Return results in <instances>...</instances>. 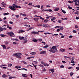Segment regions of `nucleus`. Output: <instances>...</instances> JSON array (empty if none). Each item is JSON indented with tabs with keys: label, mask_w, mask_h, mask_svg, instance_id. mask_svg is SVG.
<instances>
[{
	"label": "nucleus",
	"mask_w": 79,
	"mask_h": 79,
	"mask_svg": "<svg viewBox=\"0 0 79 79\" xmlns=\"http://www.w3.org/2000/svg\"><path fill=\"white\" fill-rule=\"evenodd\" d=\"M2 46L4 49H6V46L4 45H2Z\"/></svg>",
	"instance_id": "23"
},
{
	"label": "nucleus",
	"mask_w": 79,
	"mask_h": 79,
	"mask_svg": "<svg viewBox=\"0 0 79 79\" xmlns=\"http://www.w3.org/2000/svg\"><path fill=\"white\" fill-rule=\"evenodd\" d=\"M71 68H73V67H69L68 68V69H71Z\"/></svg>",
	"instance_id": "45"
},
{
	"label": "nucleus",
	"mask_w": 79,
	"mask_h": 79,
	"mask_svg": "<svg viewBox=\"0 0 79 79\" xmlns=\"http://www.w3.org/2000/svg\"><path fill=\"white\" fill-rule=\"evenodd\" d=\"M42 44H44V45H45V42L42 41Z\"/></svg>",
	"instance_id": "58"
},
{
	"label": "nucleus",
	"mask_w": 79,
	"mask_h": 79,
	"mask_svg": "<svg viewBox=\"0 0 79 79\" xmlns=\"http://www.w3.org/2000/svg\"><path fill=\"white\" fill-rule=\"evenodd\" d=\"M60 68H64V65H61L60 66Z\"/></svg>",
	"instance_id": "36"
},
{
	"label": "nucleus",
	"mask_w": 79,
	"mask_h": 79,
	"mask_svg": "<svg viewBox=\"0 0 79 79\" xmlns=\"http://www.w3.org/2000/svg\"><path fill=\"white\" fill-rule=\"evenodd\" d=\"M2 77H4V78H5V77H6V75L4 74L2 75Z\"/></svg>",
	"instance_id": "18"
},
{
	"label": "nucleus",
	"mask_w": 79,
	"mask_h": 79,
	"mask_svg": "<svg viewBox=\"0 0 79 79\" xmlns=\"http://www.w3.org/2000/svg\"><path fill=\"white\" fill-rule=\"evenodd\" d=\"M52 34V33H48V32L44 33V34H45V35H46V34Z\"/></svg>",
	"instance_id": "26"
},
{
	"label": "nucleus",
	"mask_w": 79,
	"mask_h": 79,
	"mask_svg": "<svg viewBox=\"0 0 79 79\" xmlns=\"http://www.w3.org/2000/svg\"><path fill=\"white\" fill-rule=\"evenodd\" d=\"M60 30H63V27H60Z\"/></svg>",
	"instance_id": "55"
},
{
	"label": "nucleus",
	"mask_w": 79,
	"mask_h": 79,
	"mask_svg": "<svg viewBox=\"0 0 79 79\" xmlns=\"http://www.w3.org/2000/svg\"><path fill=\"white\" fill-rule=\"evenodd\" d=\"M58 23H61V20H59L58 21Z\"/></svg>",
	"instance_id": "54"
},
{
	"label": "nucleus",
	"mask_w": 79,
	"mask_h": 79,
	"mask_svg": "<svg viewBox=\"0 0 79 79\" xmlns=\"http://www.w3.org/2000/svg\"><path fill=\"white\" fill-rule=\"evenodd\" d=\"M54 71H55L54 69H51V72L52 73H53V72H54Z\"/></svg>",
	"instance_id": "32"
},
{
	"label": "nucleus",
	"mask_w": 79,
	"mask_h": 79,
	"mask_svg": "<svg viewBox=\"0 0 79 79\" xmlns=\"http://www.w3.org/2000/svg\"><path fill=\"white\" fill-rule=\"evenodd\" d=\"M61 11H62V12H63V13H64V14H65V13H66V11H65L64 10H63L62 9H61Z\"/></svg>",
	"instance_id": "20"
},
{
	"label": "nucleus",
	"mask_w": 79,
	"mask_h": 79,
	"mask_svg": "<svg viewBox=\"0 0 79 79\" xmlns=\"http://www.w3.org/2000/svg\"><path fill=\"white\" fill-rule=\"evenodd\" d=\"M46 54V51H42L41 52H40V54Z\"/></svg>",
	"instance_id": "7"
},
{
	"label": "nucleus",
	"mask_w": 79,
	"mask_h": 79,
	"mask_svg": "<svg viewBox=\"0 0 79 79\" xmlns=\"http://www.w3.org/2000/svg\"><path fill=\"white\" fill-rule=\"evenodd\" d=\"M1 37H5L6 35H4V34H1Z\"/></svg>",
	"instance_id": "30"
},
{
	"label": "nucleus",
	"mask_w": 79,
	"mask_h": 79,
	"mask_svg": "<svg viewBox=\"0 0 79 79\" xmlns=\"http://www.w3.org/2000/svg\"><path fill=\"white\" fill-rule=\"evenodd\" d=\"M48 19H46L44 20V23H48Z\"/></svg>",
	"instance_id": "21"
},
{
	"label": "nucleus",
	"mask_w": 79,
	"mask_h": 79,
	"mask_svg": "<svg viewBox=\"0 0 79 79\" xmlns=\"http://www.w3.org/2000/svg\"><path fill=\"white\" fill-rule=\"evenodd\" d=\"M73 33H76L77 32V31H76V30H73Z\"/></svg>",
	"instance_id": "48"
},
{
	"label": "nucleus",
	"mask_w": 79,
	"mask_h": 79,
	"mask_svg": "<svg viewBox=\"0 0 79 79\" xmlns=\"http://www.w3.org/2000/svg\"><path fill=\"white\" fill-rule=\"evenodd\" d=\"M22 63H24V64H27V63L24 61H22Z\"/></svg>",
	"instance_id": "46"
},
{
	"label": "nucleus",
	"mask_w": 79,
	"mask_h": 79,
	"mask_svg": "<svg viewBox=\"0 0 79 79\" xmlns=\"http://www.w3.org/2000/svg\"><path fill=\"white\" fill-rule=\"evenodd\" d=\"M73 37V36L72 35H70L69 36V38H70V39H71V38H72Z\"/></svg>",
	"instance_id": "63"
},
{
	"label": "nucleus",
	"mask_w": 79,
	"mask_h": 79,
	"mask_svg": "<svg viewBox=\"0 0 79 79\" xmlns=\"http://www.w3.org/2000/svg\"><path fill=\"white\" fill-rule=\"evenodd\" d=\"M21 7L19 6H18L16 4H13L12 6H9V8H10L12 11H15L16 10V8H21Z\"/></svg>",
	"instance_id": "1"
},
{
	"label": "nucleus",
	"mask_w": 79,
	"mask_h": 79,
	"mask_svg": "<svg viewBox=\"0 0 79 79\" xmlns=\"http://www.w3.org/2000/svg\"><path fill=\"white\" fill-rule=\"evenodd\" d=\"M31 34H34V35H35V34H39V33L37 32L32 31L31 32Z\"/></svg>",
	"instance_id": "5"
},
{
	"label": "nucleus",
	"mask_w": 79,
	"mask_h": 79,
	"mask_svg": "<svg viewBox=\"0 0 79 79\" xmlns=\"http://www.w3.org/2000/svg\"><path fill=\"white\" fill-rule=\"evenodd\" d=\"M32 41L34 42H38V40L35 39H33L32 40Z\"/></svg>",
	"instance_id": "8"
},
{
	"label": "nucleus",
	"mask_w": 79,
	"mask_h": 79,
	"mask_svg": "<svg viewBox=\"0 0 79 79\" xmlns=\"http://www.w3.org/2000/svg\"><path fill=\"white\" fill-rule=\"evenodd\" d=\"M47 10L48 11H49V12H52V11H53L51 9Z\"/></svg>",
	"instance_id": "34"
},
{
	"label": "nucleus",
	"mask_w": 79,
	"mask_h": 79,
	"mask_svg": "<svg viewBox=\"0 0 79 79\" xmlns=\"http://www.w3.org/2000/svg\"><path fill=\"white\" fill-rule=\"evenodd\" d=\"M42 71H47V70L46 69H45V68L44 67L42 68Z\"/></svg>",
	"instance_id": "31"
},
{
	"label": "nucleus",
	"mask_w": 79,
	"mask_h": 79,
	"mask_svg": "<svg viewBox=\"0 0 79 79\" xmlns=\"http://www.w3.org/2000/svg\"><path fill=\"white\" fill-rule=\"evenodd\" d=\"M76 69L77 70V71H78V70H79V67H76Z\"/></svg>",
	"instance_id": "39"
},
{
	"label": "nucleus",
	"mask_w": 79,
	"mask_h": 79,
	"mask_svg": "<svg viewBox=\"0 0 79 79\" xmlns=\"http://www.w3.org/2000/svg\"><path fill=\"white\" fill-rule=\"evenodd\" d=\"M55 50L56 51V52H57V53L58 52V51L56 48L55 49Z\"/></svg>",
	"instance_id": "51"
},
{
	"label": "nucleus",
	"mask_w": 79,
	"mask_h": 79,
	"mask_svg": "<svg viewBox=\"0 0 79 79\" xmlns=\"http://www.w3.org/2000/svg\"><path fill=\"white\" fill-rule=\"evenodd\" d=\"M24 37H21V36H19V39H20V40H23V39H24Z\"/></svg>",
	"instance_id": "14"
},
{
	"label": "nucleus",
	"mask_w": 79,
	"mask_h": 79,
	"mask_svg": "<svg viewBox=\"0 0 79 79\" xmlns=\"http://www.w3.org/2000/svg\"><path fill=\"white\" fill-rule=\"evenodd\" d=\"M3 28L2 27H0V31H3Z\"/></svg>",
	"instance_id": "28"
},
{
	"label": "nucleus",
	"mask_w": 79,
	"mask_h": 79,
	"mask_svg": "<svg viewBox=\"0 0 79 79\" xmlns=\"http://www.w3.org/2000/svg\"><path fill=\"white\" fill-rule=\"evenodd\" d=\"M7 34L9 35H10L11 37L14 35V33H13V32L12 31H11L10 32H8L7 33Z\"/></svg>",
	"instance_id": "3"
},
{
	"label": "nucleus",
	"mask_w": 79,
	"mask_h": 79,
	"mask_svg": "<svg viewBox=\"0 0 79 79\" xmlns=\"http://www.w3.org/2000/svg\"><path fill=\"white\" fill-rule=\"evenodd\" d=\"M38 19H39V18H37V19H34V20H35V21H36V22L37 21H38Z\"/></svg>",
	"instance_id": "22"
},
{
	"label": "nucleus",
	"mask_w": 79,
	"mask_h": 79,
	"mask_svg": "<svg viewBox=\"0 0 79 79\" xmlns=\"http://www.w3.org/2000/svg\"><path fill=\"white\" fill-rule=\"evenodd\" d=\"M60 50L61 52H65V51H66V49L61 48V49H60Z\"/></svg>",
	"instance_id": "15"
},
{
	"label": "nucleus",
	"mask_w": 79,
	"mask_h": 79,
	"mask_svg": "<svg viewBox=\"0 0 79 79\" xmlns=\"http://www.w3.org/2000/svg\"><path fill=\"white\" fill-rule=\"evenodd\" d=\"M78 27H78V26L77 25H76L75 27V29H77V28H78Z\"/></svg>",
	"instance_id": "47"
},
{
	"label": "nucleus",
	"mask_w": 79,
	"mask_h": 79,
	"mask_svg": "<svg viewBox=\"0 0 79 79\" xmlns=\"http://www.w3.org/2000/svg\"><path fill=\"white\" fill-rule=\"evenodd\" d=\"M9 44V43L8 42V41H6L5 42V44H6V45H7V44Z\"/></svg>",
	"instance_id": "24"
},
{
	"label": "nucleus",
	"mask_w": 79,
	"mask_h": 79,
	"mask_svg": "<svg viewBox=\"0 0 79 79\" xmlns=\"http://www.w3.org/2000/svg\"><path fill=\"white\" fill-rule=\"evenodd\" d=\"M15 16L17 18H18L19 17V15H15Z\"/></svg>",
	"instance_id": "43"
},
{
	"label": "nucleus",
	"mask_w": 79,
	"mask_h": 79,
	"mask_svg": "<svg viewBox=\"0 0 79 79\" xmlns=\"http://www.w3.org/2000/svg\"><path fill=\"white\" fill-rule=\"evenodd\" d=\"M43 27H49V25L47 24H43Z\"/></svg>",
	"instance_id": "6"
},
{
	"label": "nucleus",
	"mask_w": 79,
	"mask_h": 79,
	"mask_svg": "<svg viewBox=\"0 0 79 79\" xmlns=\"http://www.w3.org/2000/svg\"><path fill=\"white\" fill-rule=\"evenodd\" d=\"M44 66H49V64L47 63L46 64V63H44Z\"/></svg>",
	"instance_id": "16"
},
{
	"label": "nucleus",
	"mask_w": 79,
	"mask_h": 79,
	"mask_svg": "<svg viewBox=\"0 0 79 79\" xmlns=\"http://www.w3.org/2000/svg\"><path fill=\"white\" fill-rule=\"evenodd\" d=\"M31 55H35L36 54V53L35 52H32L31 53H30Z\"/></svg>",
	"instance_id": "12"
},
{
	"label": "nucleus",
	"mask_w": 79,
	"mask_h": 79,
	"mask_svg": "<svg viewBox=\"0 0 79 79\" xmlns=\"http://www.w3.org/2000/svg\"><path fill=\"white\" fill-rule=\"evenodd\" d=\"M70 74L71 76H73L74 74L72 72H71L70 73Z\"/></svg>",
	"instance_id": "38"
},
{
	"label": "nucleus",
	"mask_w": 79,
	"mask_h": 79,
	"mask_svg": "<svg viewBox=\"0 0 79 79\" xmlns=\"http://www.w3.org/2000/svg\"><path fill=\"white\" fill-rule=\"evenodd\" d=\"M22 76H23V77H27V76H26V74H22Z\"/></svg>",
	"instance_id": "13"
},
{
	"label": "nucleus",
	"mask_w": 79,
	"mask_h": 79,
	"mask_svg": "<svg viewBox=\"0 0 79 79\" xmlns=\"http://www.w3.org/2000/svg\"><path fill=\"white\" fill-rule=\"evenodd\" d=\"M12 65H13V64H8V66L9 67H11V66H12Z\"/></svg>",
	"instance_id": "44"
},
{
	"label": "nucleus",
	"mask_w": 79,
	"mask_h": 79,
	"mask_svg": "<svg viewBox=\"0 0 79 79\" xmlns=\"http://www.w3.org/2000/svg\"><path fill=\"white\" fill-rule=\"evenodd\" d=\"M39 66H41V67H44V66H43V65H42V64H40L39 65Z\"/></svg>",
	"instance_id": "61"
},
{
	"label": "nucleus",
	"mask_w": 79,
	"mask_h": 79,
	"mask_svg": "<svg viewBox=\"0 0 79 79\" xmlns=\"http://www.w3.org/2000/svg\"><path fill=\"white\" fill-rule=\"evenodd\" d=\"M38 40H39V41H40L41 42H42V39H40Z\"/></svg>",
	"instance_id": "52"
},
{
	"label": "nucleus",
	"mask_w": 79,
	"mask_h": 79,
	"mask_svg": "<svg viewBox=\"0 0 79 79\" xmlns=\"http://www.w3.org/2000/svg\"><path fill=\"white\" fill-rule=\"evenodd\" d=\"M62 62L63 63H64V64H65V63H66V61H62Z\"/></svg>",
	"instance_id": "59"
},
{
	"label": "nucleus",
	"mask_w": 79,
	"mask_h": 79,
	"mask_svg": "<svg viewBox=\"0 0 79 79\" xmlns=\"http://www.w3.org/2000/svg\"><path fill=\"white\" fill-rule=\"evenodd\" d=\"M60 31V29H57V32H59V31Z\"/></svg>",
	"instance_id": "62"
},
{
	"label": "nucleus",
	"mask_w": 79,
	"mask_h": 79,
	"mask_svg": "<svg viewBox=\"0 0 79 79\" xmlns=\"http://www.w3.org/2000/svg\"><path fill=\"white\" fill-rule=\"evenodd\" d=\"M25 32V31H23L22 30H19V32H18V34H20L21 33H22V32Z\"/></svg>",
	"instance_id": "9"
},
{
	"label": "nucleus",
	"mask_w": 79,
	"mask_h": 79,
	"mask_svg": "<svg viewBox=\"0 0 79 79\" xmlns=\"http://www.w3.org/2000/svg\"><path fill=\"white\" fill-rule=\"evenodd\" d=\"M54 10L56 11H58L59 10V8H57L55 9H54Z\"/></svg>",
	"instance_id": "19"
},
{
	"label": "nucleus",
	"mask_w": 79,
	"mask_h": 79,
	"mask_svg": "<svg viewBox=\"0 0 79 79\" xmlns=\"http://www.w3.org/2000/svg\"><path fill=\"white\" fill-rule=\"evenodd\" d=\"M40 19H42V20H44V19H44V18H42L40 16Z\"/></svg>",
	"instance_id": "41"
},
{
	"label": "nucleus",
	"mask_w": 79,
	"mask_h": 79,
	"mask_svg": "<svg viewBox=\"0 0 79 79\" xmlns=\"http://www.w3.org/2000/svg\"><path fill=\"white\" fill-rule=\"evenodd\" d=\"M17 56L16 57L18 58H21V56L22 55V54L20 53H16Z\"/></svg>",
	"instance_id": "2"
},
{
	"label": "nucleus",
	"mask_w": 79,
	"mask_h": 79,
	"mask_svg": "<svg viewBox=\"0 0 79 79\" xmlns=\"http://www.w3.org/2000/svg\"><path fill=\"white\" fill-rule=\"evenodd\" d=\"M1 4H2V5H3L4 7H5V6L6 5V4H5V3H4V2H2V3H1Z\"/></svg>",
	"instance_id": "11"
},
{
	"label": "nucleus",
	"mask_w": 79,
	"mask_h": 79,
	"mask_svg": "<svg viewBox=\"0 0 79 79\" xmlns=\"http://www.w3.org/2000/svg\"><path fill=\"white\" fill-rule=\"evenodd\" d=\"M28 5H32V3L31 2H29V4H28Z\"/></svg>",
	"instance_id": "49"
},
{
	"label": "nucleus",
	"mask_w": 79,
	"mask_h": 79,
	"mask_svg": "<svg viewBox=\"0 0 79 79\" xmlns=\"http://www.w3.org/2000/svg\"><path fill=\"white\" fill-rule=\"evenodd\" d=\"M31 29H32V27H31L29 28V29H28V31H30V30H31Z\"/></svg>",
	"instance_id": "42"
},
{
	"label": "nucleus",
	"mask_w": 79,
	"mask_h": 79,
	"mask_svg": "<svg viewBox=\"0 0 79 79\" xmlns=\"http://www.w3.org/2000/svg\"><path fill=\"white\" fill-rule=\"evenodd\" d=\"M20 15H21L22 16H26V15L25 14H23L22 13H20Z\"/></svg>",
	"instance_id": "17"
},
{
	"label": "nucleus",
	"mask_w": 79,
	"mask_h": 79,
	"mask_svg": "<svg viewBox=\"0 0 79 79\" xmlns=\"http://www.w3.org/2000/svg\"><path fill=\"white\" fill-rule=\"evenodd\" d=\"M75 14H77V15H79V13H78V11H77L75 13Z\"/></svg>",
	"instance_id": "53"
},
{
	"label": "nucleus",
	"mask_w": 79,
	"mask_h": 79,
	"mask_svg": "<svg viewBox=\"0 0 79 79\" xmlns=\"http://www.w3.org/2000/svg\"><path fill=\"white\" fill-rule=\"evenodd\" d=\"M78 1L79 0H74V2H75V3H77Z\"/></svg>",
	"instance_id": "29"
},
{
	"label": "nucleus",
	"mask_w": 79,
	"mask_h": 79,
	"mask_svg": "<svg viewBox=\"0 0 79 79\" xmlns=\"http://www.w3.org/2000/svg\"><path fill=\"white\" fill-rule=\"evenodd\" d=\"M49 51H50V52L51 53H55V50L54 49H52V48H51L49 50Z\"/></svg>",
	"instance_id": "4"
},
{
	"label": "nucleus",
	"mask_w": 79,
	"mask_h": 79,
	"mask_svg": "<svg viewBox=\"0 0 79 79\" xmlns=\"http://www.w3.org/2000/svg\"><path fill=\"white\" fill-rule=\"evenodd\" d=\"M15 68H16V69H18L19 68V66H17L15 67Z\"/></svg>",
	"instance_id": "56"
},
{
	"label": "nucleus",
	"mask_w": 79,
	"mask_h": 79,
	"mask_svg": "<svg viewBox=\"0 0 79 79\" xmlns=\"http://www.w3.org/2000/svg\"><path fill=\"white\" fill-rule=\"evenodd\" d=\"M57 15H58V16H61V14H60L59 13H57Z\"/></svg>",
	"instance_id": "64"
},
{
	"label": "nucleus",
	"mask_w": 79,
	"mask_h": 79,
	"mask_svg": "<svg viewBox=\"0 0 79 79\" xmlns=\"http://www.w3.org/2000/svg\"><path fill=\"white\" fill-rule=\"evenodd\" d=\"M17 55L16 54V53L15 54H13L12 55V56H16V57Z\"/></svg>",
	"instance_id": "25"
},
{
	"label": "nucleus",
	"mask_w": 79,
	"mask_h": 79,
	"mask_svg": "<svg viewBox=\"0 0 79 79\" xmlns=\"http://www.w3.org/2000/svg\"><path fill=\"white\" fill-rule=\"evenodd\" d=\"M4 23H5V24H7V22L6 21H4Z\"/></svg>",
	"instance_id": "57"
},
{
	"label": "nucleus",
	"mask_w": 79,
	"mask_h": 79,
	"mask_svg": "<svg viewBox=\"0 0 79 79\" xmlns=\"http://www.w3.org/2000/svg\"><path fill=\"white\" fill-rule=\"evenodd\" d=\"M40 5H38V6H35V8H40Z\"/></svg>",
	"instance_id": "35"
},
{
	"label": "nucleus",
	"mask_w": 79,
	"mask_h": 79,
	"mask_svg": "<svg viewBox=\"0 0 79 79\" xmlns=\"http://www.w3.org/2000/svg\"><path fill=\"white\" fill-rule=\"evenodd\" d=\"M70 63H74V59H72Z\"/></svg>",
	"instance_id": "40"
},
{
	"label": "nucleus",
	"mask_w": 79,
	"mask_h": 79,
	"mask_svg": "<svg viewBox=\"0 0 79 79\" xmlns=\"http://www.w3.org/2000/svg\"><path fill=\"white\" fill-rule=\"evenodd\" d=\"M56 47H57L56 46H54L51 48V49H54V50H55V49H56Z\"/></svg>",
	"instance_id": "10"
},
{
	"label": "nucleus",
	"mask_w": 79,
	"mask_h": 79,
	"mask_svg": "<svg viewBox=\"0 0 79 79\" xmlns=\"http://www.w3.org/2000/svg\"><path fill=\"white\" fill-rule=\"evenodd\" d=\"M42 47L43 48H48V46L46 45V46H43Z\"/></svg>",
	"instance_id": "27"
},
{
	"label": "nucleus",
	"mask_w": 79,
	"mask_h": 79,
	"mask_svg": "<svg viewBox=\"0 0 79 79\" xmlns=\"http://www.w3.org/2000/svg\"><path fill=\"white\" fill-rule=\"evenodd\" d=\"M13 44H18V43L16 42H13Z\"/></svg>",
	"instance_id": "50"
},
{
	"label": "nucleus",
	"mask_w": 79,
	"mask_h": 79,
	"mask_svg": "<svg viewBox=\"0 0 79 79\" xmlns=\"http://www.w3.org/2000/svg\"><path fill=\"white\" fill-rule=\"evenodd\" d=\"M68 8L70 9V10H71V9H73V7H71L70 6H68Z\"/></svg>",
	"instance_id": "33"
},
{
	"label": "nucleus",
	"mask_w": 79,
	"mask_h": 79,
	"mask_svg": "<svg viewBox=\"0 0 79 79\" xmlns=\"http://www.w3.org/2000/svg\"><path fill=\"white\" fill-rule=\"evenodd\" d=\"M27 38H24H24H23V40H27Z\"/></svg>",
	"instance_id": "37"
},
{
	"label": "nucleus",
	"mask_w": 79,
	"mask_h": 79,
	"mask_svg": "<svg viewBox=\"0 0 79 79\" xmlns=\"http://www.w3.org/2000/svg\"><path fill=\"white\" fill-rule=\"evenodd\" d=\"M22 70H23V69H24V70H25V71H27V69H24V68H23V69H22Z\"/></svg>",
	"instance_id": "60"
}]
</instances>
